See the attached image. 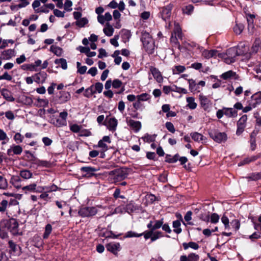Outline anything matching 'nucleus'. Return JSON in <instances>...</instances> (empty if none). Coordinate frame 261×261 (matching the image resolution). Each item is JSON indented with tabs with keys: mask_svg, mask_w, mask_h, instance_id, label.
I'll return each instance as SVG.
<instances>
[{
	"mask_svg": "<svg viewBox=\"0 0 261 261\" xmlns=\"http://www.w3.org/2000/svg\"><path fill=\"white\" fill-rule=\"evenodd\" d=\"M243 53H244L238 51L236 47H231L227 49L225 53L218 54V57L223 59L226 63L229 64L236 61L237 56H240Z\"/></svg>",
	"mask_w": 261,
	"mask_h": 261,
	"instance_id": "obj_1",
	"label": "nucleus"
},
{
	"mask_svg": "<svg viewBox=\"0 0 261 261\" xmlns=\"http://www.w3.org/2000/svg\"><path fill=\"white\" fill-rule=\"evenodd\" d=\"M141 40L143 45L146 51L149 54L153 53L154 43L150 34L144 32L142 33Z\"/></svg>",
	"mask_w": 261,
	"mask_h": 261,
	"instance_id": "obj_2",
	"label": "nucleus"
},
{
	"mask_svg": "<svg viewBox=\"0 0 261 261\" xmlns=\"http://www.w3.org/2000/svg\"><path fill=\"white\" fill-rule=\"evenodd\" d=\"M190 90L194 93H199L202 90V87L205 85V82L203 81H200L198 83H196L195 80L193 79L188 80Z\"/></svg>",
	"mask_w": 261,
	"mask_h": 261,
	"instance_id": "obj_3",
	"label": "nucleus"
},
{
	"mask_svg": "<svg viewBox=\"0 0 261 261\" xmlns=\"http://www.w3.org/2000/svg\"><path fill=\"white\" fill-rule=\"evenodd\" d=\"M210 137L216 142L221 143L226 141L227 135L223 132H220L217 130L211 131L209 133Z\"/></svg>",
	"mask_w": 261,
	"mask_h": 261,
	"instance_id": "obj_4",
	"label": "nucleus"
},
{
	"mask_svg": "<svg viewBox=\"0 0 261 261\" xmlns=\"http://www.w3.org/2000/svg\"><path fill=\"white\" fill-rule=\"evenodd\" d=\"M171 41L175 43H177V39H182V34L181 32V29L177 23H174V28L173 33L172 34L171 37Z\"/></svg>",
	"mask_w": 261,
	"mask_h": 261,
	"instance_id": "obj_5",
	"label": "nucleus"
},
{
	"mask_svg": "<svg viewBox=\"0 0 261 261\" xmlns=\"http://www.w3.org/2000/svg\"><path fill=\"white\" fill-rule=\"evenodd\" d=\"M97 213V209L94 207H85L81 208L79 211V215L83 217H91Z\"/></svg>",
	"mask_w": 261,
	"mask_h": 261,
	"instance_id": "obj_6",
	"label": "nucleus"
},
{
	"mask_svg": "<svg viewBox=\"0 0 261 261\" xmlns=\"http://www.w3.org/2000/svg\"><path fill=\"white\" fill-rule=\"evenodd\" d=\"M5 224L6 225L7 229L12 233V234L15 235L18 233V224L15 219H10Z\"/></svg>",
	"mask_w": 261,
	"mask_h": 261,
	"instance_id": "obj_7",
	"label": "nucleus"
},
{
	"mask_svg": "<svg viewBox=\"0 0 261 261\" xmlns=\"http://www.w3.org/2000/svg\"><path fill=\"white\" fill-rule=\"evenodd\" d=\"M247 120V116L246 115H243L238 120L237 122V130L236 132L237 135H241L244 130Z\"/></svg>",
	"mask_w": 261,
	"mask_h": 261,
	"instance_id": "obj_8",
	"label": "nucleus"
},
{
	"mask_svg": "<svg viewBox=\"0 0 261 261\" xmlns=\"http://www.w3.org/2000/svg\"><path fill=\"white\" fill-rule=\"evenodd\" d=\"M199 99L201 107L204 110H207L212 106V101L207 96L203 94H200Z\"/></svg>",
	"mask_w": 261,
	"mask_h": 261,
	"instance_id": "obj_9",
	"label": "nucleus"
},
{
	"mask_svg": "<svg viewBox=\"0 0 261 261\" xmlns=\"http://www.w3.org/2000/svg\"><path fill=\"white\" fill-rule=\"evenodd\" d=\"M199 49L201 51V55L205 59H210L211 58H216L218 56V54H220L216 50H208L204 49L202 47H199Z\"/></svg>",
	"mask_w": 261,
	"mask_h": 261,
	"instance_id": "obj_10",
	"label": "nucleus"
},
{
	"mask_svg": "<svg viewBox=\"0 0 261 261\" xmlns=\"http://www.w3.org/2000/svg\"><path fill=\"white\" fill-rule=\"evenodd\" d=\"M172 9V5L171 4L162 8V10L160 11V13L163 20H166L169 18L171 16Z\"/></svg>",
	"mask_w": 261,
	"mask_h": 261,
	"instance_id": "obj_11",
	"label": "nucleus"
},
{
	"mask_svg": "<svg viewBox=\"0 0 261 261\" xmlns=\"http://www.w3.org/2000/svg\"><path fill=\"white\" fill-rule=\"evenodd\" d=\"M22 152V148L19 145H13L7 150V154L13 156L14 154L19 155Z\"/></svg>",
	"mask_w": 261,
	"mask_h": 261,
	"instance_id": "obj_12",
	"label": "nucleus"
},
{
	"mask_svg": "<svg viewBox=\"0 0 261 261\" xmlns=\"http://www.w3.org/2000/svg\"><path fill=\"white\" fill-rule=\"evenodd\" d=\"M238 51L244 52V53L240 55V56H245V59L248 60L251 57L250 53H249V47L244 43H241L237 47Z\"/></svg>",
	"mask_w": 261,
	"mask_h": 261,
	"instance_id": "obj_13",
	"label": "nucleus"
},
{
	"mask_svg": "<svg viewBox=\"0 0 261 261\" xmlns=\"http://www.w3.org/2000/svg\"><path fill=\"white\" fill-rule=\"evenodd\" d=\"M107 249L114 254H117L120 250V245L119 243L112 242L106 245Z\"/></svg>",
	"mask_w": 261,
	"mask_h": 261,
	"instance_id": "obj_14",
	"label": "nucleus"
},
{
	"mask_svg": "<svg viewBox=\"0 0 261 261\" xmlns=\"http://www.w3.org/2000/svg\"><path fill=\"white\" fill-rule=\"evenodd\" d=\"M150 71L157 82L159 83L163 82V76L158 69L151 66L150 67Z\"/></svg>",
	"mask_w": 261,
	"mask_h": 261,
	"instance_id": "obj_15",
	"label": "nucleus"
},
{
	"mask_svg": "<svg viewBox=\"0 0 261 261\" xmlns=\"http://www.w3.org/2000/svg\"><path fill=\"white\" fill-rule=\"evenodd\" d=\"M112 19V16L110 12H107L105 15L97 16V21L101 24H104L106 22H109Z\"/></svg>",
	"mask_w": 261,
	"mask_h": 261,
	"instance_id": "obj_16",
	"label": "nucleus"
},
{
	"mask_svg": "<svg viewBox=\"0 0 261 261\" xmlns=\"http://www.w3.org/2000/svg\"><path fill=\"white\" fill-rule=\"evenodd\" d=\"M163 224V219L159 220H155L154 221H150L147 224V227L149 229L154 231L155 229L161 228Z\"/></svg>",
	"mask_w": 261,
	"mask_h": 261,
	"instance_id": "obj_17",
	"label": "nucleus"
},
{
	"mask_svg": "<svg viewBox=\"0 0 261 261\" xmlns=\"http://www.w3.org/2000/svg\"><path fill=\"white\" fill-rule=\"evenodd\" d=\"M127 125L135 132H139L142 127L141 122L139 121H135L132 119H129L127 121Z\"/></svg>",
	"mask_w": 261,
	"mask_h": 261,
	"instance_id": "obj_18",
	"label": "nucleus"
},
{
	"mask_svg": "<svg viewBox=\"0 0 261 261\" xmlns=\"http://www.w3.org/2000/svg\"><path fill=\"white\" fill-rule=\"evenodd\" d=\"M118 125V121L115 118H111L107 122L106 125L110 131H115Z\"/></svg>",
	"mask_w": 261,
	"mask_h": 261,
	"instance_id": "obj_19",
	"label": "nucleus"
},
{
	"mask_svg": "<svg viewBox=\"0 0 261 261\" xmlns=\"http://www.w3.org/2000/svg\"><path fill=\"white\" fill-rule=\"evenodd\" d=\"M220 77L225 80H230L231 79H237L238 75L236 73L232 70H229L222 74Z\"/></svg>",
	"mask_w": 261,
	"mask_h": 261,
	"instance_id": "obj_20",
	"label": "nucleus"
},
{
	"mask_svg": "<svg viewBox=\"0 0 261 261\" xmlns=\"http://www.w3.org/2000/svg\"><path fill=\"white\" fill-rule=\"evenodd\" d=\"M2 59L8 60L15 56V50L8 49L3 51L1 53Z\"/></svg>",
	"mask_w": 261,
	"mask_h": 261,
	"instance_id": "obj_21",
	"label": "nucleus"
},
{
	"mask_svg": "<svg viewBox=\"0 0 261 261\" xmlns=\"http://www.w3.org/2000/svg\"><path fill=\"white\" fill-rule=\"evenodd\" d=\"M21 181L22 180L19 176L13 175L11 177L10 182L17 189H19L21 186Z\"/></svg>",
	"mask_w": 261,
	"mask_h": 261,
	"instance_id": "obj_22",
	"label": "nucleus"
},
{
	"mask_svg": "<svg viewBox=\"0 0 261 261\" xmlns=\"http://www.w3.org/2000/svg\"><path fill=\"white\" fill-rule=\"evenodd\" d=\"M126 177V173L122 170H118L115 171L114 179L115 182L122 180Z\"/></svg>",
	"mask_w": 261,
	"mask_h": 261,
	"instance_id": "obj_23",
	"label": "nucleus"
},
{
	"mask_svg": "<svg viewBox=\"0 0 261 261\" xmlns=\"http://www.w3.org/2000/svg\"><path fill=\"white\" fill-rule=\"evenodd\" d=\"M35 77V79L34 81L35 82L42 83L45 82L47 77V74L45 72H40L36 74Z\"/></svg>",
	"mask_w": 261,
	"mask_h": 261,
	"instance_id": "obj_24",
	"label": "nucleus"
},
{
	"mask_svg": "<svg viewBox=\"0 0 261 261\" xmlns=\"http://www.w3.org/2000/svg\"><path fill=\"white\" fill-rule=\"evenodd\" d=\"M40 188L41 190L38 191L39 192H41L43 191H44L45 192H47L48 194V193L49 192H55L57 191L58 187L56 185L53 184L51 186H45L40 187Z\"/></svg>",
	"mask_w": 261,
	"mask_h": 261,
	"instance_id": "obj_25",
	"label": "nucleus"
},
{
	"mask_svg": "<svg viewBox=\"0 0 261 261\" xmlns=\"http://www.w3.org/2000/svg\"><path fill=\"white\" fill-rule=\"evenodd\" d=\"M103 32L106 36L111 37L114 33V29L109 22H107L103 29Z\"/></svg>",
	"mask_w": 261,
	"mask_h": 261,
	"instance_id": "obj_26",
	"label": "nucleus"
},
{
	"mask_svg": "<svg viewBox=\"0 0 261 261\" xmlns=\"http://www.w3.org/2000/svg\"><path fill=\"white\" fill-rule=\"evenodd\" d=\"M250 101L255 105V107L261 103V92H258L251 96Z\"/></svg>",
	"mask_w": 261,
	"mask_h": 261,
	"instance_id": "obj_27",
	"label": "nucleus"
},
{
	"mask_svg": "<svg viewBox=\"0 0 261 261\" xmlns=\"http://www.w3.org/2000/svg\"><path fill=\"white\" fill-rule=\"evenodd\" d=\"M2 95L8 101H14L15 100L11 92L7 89H3L2 90Z\"/></svg>",
	"mask_w": 261,
	"mask_h": 261,
	"instance_id": "obj_28",
	"label": "nucleus"
},
{
	"mask_svg": "<svg viewBox=\"0 0 261 261\" xmlns=\"http://www.w3.org/2000/svg\"><path fill=\"white\" fill-rule=\"evenodd\" d=\"M186 101L187 102V107L191 109L194 110L196 108L197 105L195 102V98L193 97H188L186 98Z\"/></svg>",
	"mask_w": 261,
	"mask_h": 261,
	"instance_id": "obj_29",
	"label": "nucleus"
},
{
	"mask_svg": "<svg viewBox=\"0 0 261 261\" xmlns=\"http://www.w3.org/2000/svg\"><path fill=\"white\" fill-rule=\"evenodd\" d=\"M156 135H149L148 134H146L143 136L141 139L144 141V142L147 143H151L153 142L156 138Z\"/></svg>",
	"mask_w": 261,
	"mask_h": 261,
	"instance_id": "obj_30",
	"label": "nucleus"
},
{
	"mask_svg": "<svg viewBox=\"0 0 261 261\" xmlns=\"http://www.w3.org/2000/svg\"><path fill=\"white\" fill-rule=\"evenodd\" d=\"M36 188H37V183L34 182V183L31 184L30 185H29L28 186L23 187L22 188V191H23L25 193L27 192H38L39 191H36Z\"/></svg>",
	"mask_w": 261,
	"mask_h": 261,
	"instance_id": "obj_31",
	"label": "nucleus"
},
{
	"mask_svg": "<svg viewBox=\"0 0 261 261\" xmlns=\"http://www.w3.org/2000/svg\"><path fill=\"white\" fill-rule=\"evenodd\" d=\"M81 170L82 172L85 173V176H91L96 171L95 168L91 167H83L81 168Z\"/></svg>",
	"mask_w": 261,
	"mask_h": 261,
	"instance_id": "obj_32",
	"label": "nucleus"
},
{
	"mask_svg": "<svg viewBox=\"0 0 261 261\" xmlns=\"http://www.w3.org/2000/svg\"><path fill=\"white\" fill-rule=\"evenodd\" d=\"M224 115L228 117H234L237 115V111L233 108L224 109Z\"/></svg>",
	"mask_w": 261,
	"mask_h": 261,
	"instance_id": "obj_33",
	"label": "nucleus"
},
{
	"mask_svg": "<svg viewBox=\"0 0 261 261\" xmlns=\"http://www.w3.org/2000/svg\"><path fill=\"white\" fill-rule=\"evenodd\" d=\"M186 70L184 66L177 65L175 66L172 68V72L173 74H179L184 72Z\"/></svg>",
	"mask_w": 261,
	"mask_h": 261,
	"instance_id": "obj_34",
	"label": "nucleus"
},
{
	"mask_svg": "<svg viewBox=\"0 0 261 261\" xmlns=\"http://www.w3.org/2000/svg\"><path fill=\"white\" fill-rule=\"evenodd\" d=\"M20 176L24 179H29L32 177L33 173L28 170H23L20 172Z\"/></svg>",
	"mask_w": 261,
	"mask_h": 261,
	"instance_id": "obj_35",
	"label": "nucleus"
},
{
	"mask_svg": "<svg viewBox=\"0 0 261 261\" xmlns=\"http://www.w3.org/2000/svg\"><path fill=\"white\" fill-rule=\"evenodd\" d=\"M180 225L181 223L179 220H176L173 222V227L174 232L179 234L181 232L182 230L180 228Z\"/></svg>",
	"mask_w": 261,
	"mask_h": 261,
	"instance_id": "obj_36",
	"label": "nucleus"
},
{
	"mask_svg": "<svg viewBox=\"0 0 261 261\" xmlns=\"http://www.w3.org/2000/svg\"><path fill=\"white\" fill-rule=\"evenodd\" d=\"M70 95L69 93L64 92L61 93V95L59 97V101L60 103H65L68 101L70 99Z\"/></svg>",
	"mask_w": 261,
	"mask_h": 261,
	"instance_id": "obj_37",
	"label": "nucleus"
},
{
	"mask_svg": "<svg viewBox=\"0 0 261 261\" xmlns=\"http://www.w3.org/2000/svg\"><path fill=\"white\" fill-rule=\"evenodd\" d=\"M190 135L192 139H193L196 142L203 141L204 139V136L202 134L198 133L197 132L191 133Z\"/></svg>",
	"mask_w": 261,
	"mask_h": 261,
	"instance_id": "obj_38",
	"label": "nucleus"
},
{
	"mask_svg": "<svg viewBox=\"0 0 261 261\" xmlns=\"http://www.w3.org/2000/svg\"><path fill=\"white\" fill-rule=\"evenodd\" d=\"M50 50L57 56H61L62 54V49L59 46L52 45L50 46Z\"/></svg>",
	"mask_w": 261,
	"mask_h": 261,
	"instance_id": "obj_39",
	"label": "nucleus"
},
{
	"mask_svg": "<svg viewBox=\"0 0 261 261\" xmlns=\"http://www.w3.org/2000/svg\"><path fill=\"white\" fill-rule=\"evenodd\" d=\"M150 97L151 96L146 93H142L137 96V99L138 101L140 102L147 101L149 100Z\"/></svg>",
	"mask_w": 261,
	"mask_h": 261,
	"instance_id": "obj_40",
	"label": "nucleus"
},
{
	"mask_svg": "<svg viewBox=\"0 0 261 261\" xmlns=\"http://www.w3.org/2000/svg\"><path fill=\"white\" fill-rule=\"evenodd\" d=\"M55 63L56 64H60L62 68L64 70H65L67 68V62L65 59L60 58L56 59L55 61Z\"/></svg>",
	"mask_w": 261,
	"mask_h": 261,
	"instance_id": "obj_41",
	"label": "nucleus"
},
{
	"mask_svg": "<svg viewBox=\"0 0 261 261\" xmlns=\"http://www.w3.org/2000/svg\"><path fill=\"white\" fill-rule=\"evenodd\" d=\"M52 231V226L50 224H48L45 226V231L43 235V238L44 239H46L48 238L49 234L51 233Z\"/></svg>",
	"mask_w": 261,
	"mask_h": 261,
	"instance_id": "obj_42",
	"label": "nucleus"
},
{
	"mask_svg": "<svg viewBox=\"0 0 261 261\" xmlns=\"http://www.w3.org/2000/svg\"><path fill=\"white\" fill-rule=\"evenodd\" d=\"M260 45H261V41L258 39H256L252 46V53H256L259 49V48L260 47Z\"/></svg>",
	"mask_w": 261,
	"mask_h": 261,
	"instance_id": "obj_43",
	"label": "nucleus"
},
{
	"mask_svg": "<svg viewBox=\"0 0 261 261\" xmlns=\"http://www.w3.org/2000/svg\"><path fill=\"white\" fill-rule=\"evenodd\" d=\"M125 206V211L128 213H130L133 212L134 211L136 210V206L135 205L134 203L132 202H130L128 204H127Z\"/></svg>",
	"mask_w": 261,
	"mask_h": 261,
	"instance_id": "obj_44",
	"label": "nucleus"
},
{
	"mask_svg": "<svg viewBox=\"0 0 261 261\" xmlns=\"http://www.w3.org/2000/svg\"><path fill=\"white\" fill-rule=\"evenodd\" d=\"M8 140L9 138L6 133L3 129L0 128V141H2V144H5Z\"/></svg>",
	"mask_w": 261,
	"mask_h": 261,
	"instance_id": "obj_45",
	"label": "nucleus"
},
{
	"mask_svg": "<svg viewBox=\"0 0 261 261\" xmlns=\"http://www.w3.org/2000/svg\"><path fill=\"white\" fill-rule=\"evenodd\" d=\"M38 198L43 200L45 201L44 204H46L50 199V197L49 196V195L47 192L43 191V192H42L39 196Z\"/></svg>",
	"mask_w": 261,
	"mask_h": 261,
	"instance_id": "obj_46",
	"label": "nucleus"
},
{
	"mask_svg": "<svg viewBox=\"0 0 261 261\" xmlns=\"http://www.w3.org/2000/svg\"><path fill=\"white\" fill-rule=\"evenodd\" d=\"M69 127L70 130L75 133H80L82 129V126L79 125L77 124H71Z\"/></svg>",
	"mask_w": 261,
	"mask_h": 261,
	"instance_id": "obj_47",
	"label": "nucleus"
},
{
	"mask_svg": "<svg viewBox=\"0 0 261 261\" xmlns=\"http://www.w3.org/2000/svg\"><path fill=\"white\" fill-rule=\"evenodd\" d=\"M221 222L224 225L225 229H230V226L229 225V221L228 218L225 215H223L221 218Z\"/></svg>",
	"mask_w": 261,
	"mask_h": 261,
	"instance_id": "obj_48",
	"label": "nucleus"
},
{
	"mask_svg": "<svg viewBox=\"0 0 261 261\" xmlns=\"http://www.w3.org/2000/svg\"><path fill=\"white\" fill-rule=\"evenodd\" d=\"M163 237L162 232L160 231L152 232V237H151V241L154 242L157 239Z\"/></svg>",
	"mask_w": 261,
	"mask_h": 261,
	"instance_id": "obj_49",
	"label": "nucleus"
},
{
	"mask_svg": "<svg viewBox=\"0 0 261 261\" xmlns=\"http://www.w3.org/2000/svg\"><path fill=\"white\" fill-rule=\"evenodd\" d=\"M173 91L183 94H187L188 93V91L187 89L183 88L178 87L175 85H174L173 86Z\"/></svg>",
	"mask_w": 261,
	"mask_h": 261,
	"instance_id": "obj_50",
	"label": "nucleus"
},
{
	"mask_svg": "<svg viewBox=\"0 0 261 261\" xmlns=\"http://www.w3.org/2000/svg\"><path fill=\"white\" fill-rule=\"evenodd\" d=\"M48 104V100L46 99L38 98L37 99V106L39 107H45Z\"/></svg>",
	"mask_w": 261,
	"mask_h": 261,
	"instance_id": "obj_51",
	"label": "nucleus"
},
{
	"mask_svg": "<svg viewBox=\"0 0 261 261\" xmlns=\"http://www.w3.org/2000/svg\"><path fill=\"white\" fill-rule=\"evenodd\" d=\"M22 68L24 70L28 69L32 71H37L39 70L38 68H35L33 64H24L22 66Z\"/></svg>",
	"mask_w": 261,
	"mask_h": 261,
	"instance_id": "obj_52",
	"label": "nucleus"
},
{
	"mask_svg": "<svg viewBox=\"0 0 261 261\" xmlns=\"http://www.w3.org/2000/svg\"><path fill=\"white\" fill-rule=\"evenodd\" d=\"M244 29V25L242 24H236L233 28L234 32L237 34H240Z\"/></svg>",
	"mask_w": 261,
	"mask_h": 261,
	"instance_id": "obj_53",
	"label": "nucleus"
},
{
	"mask_svg": "<svg viewBox=\"0 0 261 261\" xmlns=\"http://www.w3.org/2000/svg\"><path fill=\"white\" fill-rule=\"evenodd\" d=\"M210 219L212 223L216 224L219 222L220 217L217 214L213 213L211 215Z\"/></svg>",
	"mask_w": 261,
	"mask_h": 261,
	"instance_id": "obj_54",
	"label": "nucleus"
},
{
	"mask_svg": "<svg viewBox=\"0 0 261 261\" xmlns=\"http://www.w3.org/2000/svg\"><path fill=\"white\" fill-rule=\"evenodd\" d=\"M255 105L253 103V101H250L248 106L245 107V108L243 107V112L244 113H247L251 111L253 108H255Z\"/></svg>",
	"mask_w": 261,
	"mask_h": 261,
	"instance_id": "obj_55",
	"label": "nucleus"
},
{
	"mask_svg": "<svg viewBox=\"0 0 261 261\" xmlns=\"http://www.w3.org/2000/svg\"><path fill=\"white\" fill-rule=\"evenodd\" d=\"M88 21L86 18H80L77 20L76 24L80 27H83L85 24L88 23Z\"/></svg>",
	"mask_w": 261,
	"mask_h": 261,
	"instance_id": "obj_56",
	"label": "nucleus"
},
{
	"mask_svg": "<svg viewBox=\"0 0 261 261\" xmlns=\"http://www.w3.org/2000/svg\"><path fill=\"white\" fill-rule=\"evenodd\" d=\"M230 225L236 230H238L240 226V223L238 220L234 219L230 222Z\"/></svg>",
	"mask_w": 261,
	"mask_h": 261,
	"instance_id": "obj_57",
	"label": "nucleus"
},
{
	"mask_svg": "<svg viewBox=\"0 0 261 261\" xmlns=\"http://www.w3.org/2000/svg\"><path fill=\"white\" fill-rule=\"evenodd\" d=\"M94 93H95V91L93 90V87L91 86L90 87L86 89L84 93V95L87 97H89L91 96Z\"/></svg>",
	"mask_w": 261,
	"mask_h": 261,
	"instance_id": "obj_58",
	"label": "nucleus"
},
{
	"mask_svg": "<svg viewBox=\"0 0 261 261\" xmlns=\"http://www.w3.org/2000/svg\"><path fill=\"white\" fill-rule=\"evenodd\" d=\"M254 18V16L253 15H248L247 17V20L248 23V28L249 29L250 28H253V19Z\"/></svg>",
	"mask_w": 261,
	"mask_h": 261,
	"instance_id": "obj_59",
	"label": "nucleus"
},
{
	"mask_svg": "<svg viewBox=\"0 0 261 261\" xmlns=\"http://www.w3.org/2000/svg\"><path fill=\"white\" fill-rule=\"evenodd\" d=\"M199 259V255L194 253H191L188 255V261H198Z\"/></svg>",
	"mask_w": 261,
	"mask_h": 261,
	"instance_id": "obj_60",
	"label": "nucleus"
},
{
	"mask_svg": "<svg viewBox=\"0 0 261 261\" xmlns=\"http://www.w3.org/2000/svg\"><path fill=\"white\" fill-rule=\"evenodd\" d=\"M142 236L143 233H137L132 231H128L125 234L126 238L140 237Z\"/></svg>",
	"mask_w": 261,
	"mask_h": 261,
	"instance_id": "obj_61",
	"label": "nucleus"
},
{
	"mask_svg": "<svg viewBox=\"0 0 261 261\" xmlns=\"http://www.w3.org/2000/svg\"><path fill=\"white\" fill-rule=\"evenodd\" d=\"M8 202L6 200H3L0 203V212H4L6 210Z\"/></svg>",
	"mask_w": 261,
	"mask_h": 261,
	"instance_id": "obj_62",
	"label": "nucleus"
},
{
	"mask_svg": "<svg viewBox=\"0 0 261 261\" xmlns=\"http://www.w3.org/2000/svg\"><path fill=\"white\" fill-rule=\"evenodd\" d=\"M23 136L20 133H17L15 134L14 137V139L17 143H20L22 142Z\"/></svg>",
	"mask_w": 261,
	"mask_h": 261,
	"instance_id": "obj_63",
	"label": "nucleus"
},
{
	"mask_svg": "<svg viewBox=\"0 0 261 261\" xmlns=\"http://www.w3.org/2000/svg\"><path fill=\"white\" fill-rule=\"evenodd\" d=\"M7 180L0 175V189H5L7 187Z\"/></svg>",
	"mask_w": 261,
	"mask_h": 261,
	"instance_id": "obj_64",
	"label": "nucleus"
}]
</instances>
